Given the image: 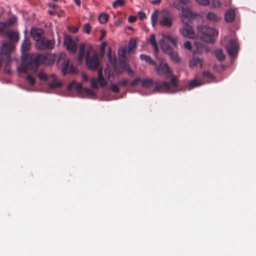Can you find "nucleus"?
Instances as JSON below:
<instances>
[{
	"label": "nucleus",
	"instance_id": "c9c22d12",
	"mask_svg": "<svg viewBox=\"0 0 256 256\" xmlns=\"http://www.w3.org/2000/svg\"><path fill=\"white\" fill-rule=\"evenodd\" d=\"M108 20V16L106 14H101L98 16V20L101 24L106 23Z\"/></svg>",
	"mask_w": 256,
	"mask_h": 256
},
{
	"label": "nucleus",
	"instance_id": "c756f323",
	"mask_svg": "<svg viewBox=\"0 0 256 256\" xmlns=\"http://www.w3.org/2000/svg\"><path fill=\"white\" fill-rule=\"evenodd\" d=\"M149 42L156 52L158 50V46L156 39V36L154 34H152L150 36Z\"/></svg>",
	"mask_w": 256,
	"mask_h": 256
},
{
	"label": "nucleus",
	"instance_id": "72a5a7b5",
	"mask_svg": "<svg viewBox=\"0 0 256 256\" xmlns=\"http://www.w3.org/2000/svg\"><path fill=\"white\" fill-rule=\"evenodd\" d=\"M124 0H116L112 3V7L114 8L118 6H122L124 4Z\"/></svg>",
	"mask_w": 256,
	"mask_h": 256
},
{
	"label": "nucleus",
	"instance_id": "4be33fe9",
	"mask_svg": "<svg viewBox=\"0 0 256 256\" xmlns=\"http://www.w3.org/2000/svg\"><path fill=\"white\" fill-rule=\"evenodd\" d=\"M140 58L141 60H144L146 62L151 65L156 66V62L149 56H147L145 54H141L140 56Z\"/></svg>",
	"mask_w": 256,
	"mask_h": 256
},
{
	"label": "nucleus",
	"instance_id": "a211bd4d",
	"mask_svg": "<svg viewBox=\"0 0 256 256\" xmlns=\"http://www.w3.org/2000/svg\"><path fill=\"white\" fill-rule=\"evenodd\" d=\"M162 38H164V42L168 41L171 42L172 45L176 47L178 46L177 38L172 36L166 34H163Z\"/></svg>",
	"mask_w": 256,
	"mask_h": 256
},
{
	"label": "nucleus",
	"instance_id": "6e6552de",
	"mask_svg": "<svg viewBox=\"0 0 256 256\" xmlns=\"http://www.w3.org/2000/svg\"><path fill=\"white\" fill-rule=\"evenodd\" d=\"M69 65L70 60L66 54L64 53L60 54L57 60V66L62 69V72L64 76L68 73Z\"/></svg>",
	"mask_w": 256,
	"mask_h": 256
},
{
	"label": "nucleus",
	"instance_id": "7ed1b4c3",
	"mask_svg": "<svg viewBox=\"0 0 256 256\" xmlns=\"http://www.w3.org/2000/svg\"><path fill=\"white\" fill-rule=\"evenodd\" d=\"M178 89L176 78L172 76L169 82H156L154 90L162 93H175L179 90Z\"/></svg>",
	"mask_w": 256,
	"mask_h": 256
},
{
	"label": "nucleus",
	"instance_id": "4468645a",
	"mask_svg": "<svg viewBox=\"0 0 256 256\" xmlns=\"http://www.w3.org/2000/svg\"><path fill=\"white\" fill-rule=\"evenodd\" d=\"M74 89L78 92H82L83 88L82 84H78L76 80L72 81L67 86L68 91H72Z\"/></svg>",
	"mask_w": 256,
	"mask_h": 256
},
{
	"label": "nucleus",
	"instance_id": "b1692460",
	"mask_svg": "<svg viewBox=\"0 0 256 256\" xmlns=\"http://www.w3.org/2000/svg\"><path fill=\"white\" fill-rule=\"evenodd\" d=\"M168 55L170 56V59L174 62H178L180 60V58L178 55L177 52L172 50Z\"/></svg>",
	"mask_w": 256,
	"mask_h": 256
},
{
	"label": "nucleus",
	"instance_id": "f704fd0d",
	"mask_svg": "<svg viewBox=\"0 0 256 256\" xmlns=\"http://www.w3.org/2000/svg\"><path fill=\"white\" fill-rule=\"evenodd\" d=\"M38 78L42 81H46L48 80V76L47 74L42 71H40L38 74Z\"/></svg>",
	"mask_w": 256,
	"mask_h": 256
},
{
	"label": "nucleus",
	"instance_id": "338daca9",
	"mask_svg": "<svg viewBox=\"0 0 256 256\" xmlns=\"http://www.w3.org/2000/svg\"><path fill=\"white\" fill-rule=\"evenodd\" d=\"M109 56H110H110H111L110 54H109Z\"/></svg>",
	"mask_w": 256,
	"mask_h": 256
},
{
	"label": "nucleus",
	"instance_id": "a878e982",
	"mask_svg": "<svg viewBox=\"0 0 256 256\" xmlns=\"http://www.w3.org/2000/svg\"><path fill=\"white\" fill-rule=\"evenodd\" d=\"M161 48L163 52L167 54H168L173 50V48L170 46L166 42H164L162 44Z\"/></svg>",
	"mask_w": 256,
	"mask_h": 256
},
{
	"label": "nucleus",
	"instance_id": "a18cd8bd",
	"mask_svg": "<svg viewBox=\"0 0 256 256\" xmlns=\"http://www.w3.org/2000/svg\"><path fill=\"white\" fill-rule=\"evenodd\" d=\"M138 16L139 19L141 20H144L146 18V14L142 11H140L138 12Z\"/></svg>",
	"mask_w": 256,
	"mask_h": 256
},
{
	"label": "nucleus",
	"instance_id": "bf43d9fd",
	"mask_svg": "<svg viewBox=\"0 0 256 256\" xmlns=\"http://www.w3.org/2000/svg\"><path fill=\"white\" fill-rule=\"evenodd\" d=\"M48 6L50 8H54L56 7V4L52 3H49Z\"/></svg>",
	"mask_w": 256,
	"mask_h": 256
},
{
	"label": "nucleus",
	"instance_id": "680f3d73",
	"mask_svg": "<svg viewBox=\"0 0 256 256\" xmlns=\"http://www.w3.org/2000/svg\"><path fill=\"white\" fill-rule=\"evenodd\" d=\"M128 29L130 30H133V28L132 27H131V26H128Z\"/></svg>",
	"mask_w": 256,
	"mask_h": 256
},
{
	"label": "nucleus",
	"instance_id": "9b49d317",
	"mask_svg": "<svg viewBox=\"0 0 256 256\" xmlns=\"http://www.w3.org/2000/svg\"><path fill=\"white\" fill-rule=\"evenodd\" d=\"M226 50L230 56H236L238 50V46L237 42L231 39L227 44Z\"/></svg>",
	"mask_w": 256,
	"mask_h": 256
},
{
	"label": "nucleus",
	"instance_id": "2f4dec72",
	"mask_svg": "<svg viewBox=\"0 0 256 256\" xmlns=\"http://www.w3.org/2000/svg\"><path fill=\"white\" fill-rule=\"evenodd\" d=\"M215 56L216 58L220 62L223 61L225 59V56L223 53L222 50L218 49L216 50Z\"/></svg>",
	"mask_w": 256,
	"mask_h": 256
},
{
	"label": "nucleus",
	"instance_id": "1a4fd4ad",
	"mask_svg": "<svg viewBox=\"0 0 256 256\" xmlns=\"http://www.w3.org/2000/svg\"><path fill=\"white\" fill-rule=\"evenodd\" d=\"M55 40L44 37L36 42V48L40 50H52L54 48Z\"/></svg>",
	"mask_w": 256,
	"mask_h": 256
},
{
	"label": "nucleus",
	"instance_id": "79ce46f5",
	"mask_svg": "<svg viewBox=\"0 0 256 256\" xmlns=\"http://www.w3.org/2000/svg\"><path fill=\"white\" fill-rule=\"evenodd\" d=\"M203 76L204 78H210V80H213L214 78V75L208 71H205L203 72Z\"/></svg>",
	"mask_w": 256,
	"mask_h": 256
},
{
	"label": "nucleus",
	"instance_id": "37998d69",
	"mask_svg": "<svg viewBox=\"0 0 256 256\" xmlns=\"http://www.w3.org/2000/svg\"><path fill=\"white\" fill-rule=\"evenodd\" d=\"M141 82L142 80L140 78H136L130 83V85L132 86H138Z\"/></svg>",
	"mask_w": 256,
	"mask_h": 256
},
{
	"label": "nucleus",
	"instance_id": "69168bd1",
	"mask_svg": "<svg viewBox=\"0 0 256 256\" xmlns=\"http://www.w3.org/2000/svg\"><path fill=\"white\" fill-rule=\"evenodd\" d=\"M218 4V5L220 6V2L218 1L217 2Z\"/></svg>",
	"mask_w": 256,
	"mask_h": 256
},
{
	"label": "nucleus",
	"instance_id": "5fc2aeb1",
	"mask_svg": "<svg viewBox=\"0 0 256 256\" xmlns=\"http://www.w3.org/2000/svg\"><path fill=\"white\" fill-rule=\"evenodd\" d=\"M126 70L127 71L128 74L133 76L134 75V72L130 69V68H126Z\"/></svg>",
	"mask_w": 256,
	"mask_h": 256
},
{
	"label": "nucleus",
	"instance_id": "c85d7f7f",
	"mask_svg": "<svg viewBox=\"0 0 256 256\" xmlns=\"http://www.w3.org/2000/svg\"><path fill=\"white\" fill-rule=\"evenodd\" d=\"M136 48V42L134 38H131L130 40L128 45V52H130Z\"/></svg>",
	"mask_w": 256,
	"mask_h": 256
},
{
	"label": "nucleus",
	"instance_id": "aec40b11",
	"mask_svg": "<svg viewBox=\"0 0 256 256\" xmlns=\"http://www.w3.org/2000/svg\"><path fill=\"white\" fill-rule=\"evenodd\" d=\"M97 81L99 82L101 87H104L107 84V82L102 76V70L101 69L98 70Z\"/></svg>",
	"mask_w": 256,
	"mask_h": 256
},
{
	"label": "nucleus",
	"instance_id": "58836bf2",
	"mask_svg": "<svg viewBox=\"0 0 256 256\" xmlns=\"http://www.w3.org/2000/svg\"><path fill=\"white\" fill-rule=\"evenodd\" d=\"M26 80L30 85H34L36 82L35 78L31 75L28 74L26 77Z\"/></svg>",
	"mask_w": 256,
	"mask_h": 256
},
{
	"label": "nucleus",
	"instance_id": "423d86ee",
	"mask_svg": "<svg viewBox=\"0 0 256 256\" xmlns=\"http://www.w3.org/2000/svg\"><path fill=\"white\" fill-rule=\"evenodd\" d=\"M174 15L168 10H162L160 12V24L168 28L172 27L173 23Z\"/></svg>",
	"mask_w": 256,
	"mask_h": 256
},
{
	"label": "nucleus",
	"instance_id": "e433bc0d",
	"mask_svg": "<svg viewBox=\"0 0 256 256\" xmlns=\"http://www.w3.org/2000/svg\"><path fill=\"white\" fill-rule=\"evenodd\" d=\"M110 89L113 92L118 93L120 92L118 84H112L110 86Z\"/></svg>",
	"mask_w": 256,
	"mask_h": 256
},
{
	"label": "nucleus",
	"instance_id": "49530a36",
	"mask_svg": "<svg viewBox=\"0 0 256 256\" xmlns=\"http://www.w3.org/2000/svg\"><path fill=\"white\" fill-rule=\"evenodd\" d=\"M196 2L202 6H207L210 4L209 0H196Z\"/></svg>",
	"mask_w": 256,
	"mask_h": 256
},
{
	"label": "nucleus",
	"instance_id": "dca6fc26",
	"mask_svg": "<svg viewBox=\"0 0 256 256\" xmlns=\"http://www.w3.org/2000/svg\"><path fill=\"white\" fill-rule=\"evenodd\" d=\"M203 59L199 56H194L190 62V66L191 68L200 66V68L202 67Z\"/></svg>",
	"mask_w": 256,
	"mask_h": 256
},
{
	"label": "nucleus",
	"instance_id": "0e129e2a",
	"mask_svg": "<svg viewBox=\"0 0 256 256\" xmlns=\"http://www.w3.org/2000/svg\"><path fill=\"white\" fill-rule=\"evenodd\" d=\"M199 47L204 48V46L203 45H200V46H198V48H199Z\"/></svg>",
	"mask_w": 256,
	"mask_h": 256
},
{
	"label": "nucleus",
	"instance_id": "7c9ffc66",
	"mask_svg": "<svg viewBox=\"0 0 256 256\" xmlns=\"http://www.w3.org/2000/svg\"><path fill=\"white\" fill-rule=\"evenodd\" d=\"M184 4V2L182 3V2H180V0H179V2H173V6H174L178 10H182V14H181V15H182V10H184V9H190L188 8H184L182 6V4ZM181 16H180V17Z\"/></svg>",
	"mask_w": 256,
	"mask_h": 256
},
{
	"label": "nucleus",
	"instance_id": "cd10ccee",
	"mask_svg": "<svg viewBox=\"0 0 256 256\" xmlns=\"http://www.w3.org/2000/svg\"><path fill=\"white\" fill-rule=\"evenodd\" d=\"M200 85L201 83L200 82H198L196 80H193L189 82L188 87L186 88L185 90H190Z\"/></svg>",
	"mask_w": 256,
	"mask_h": 256
},
{
	"label": "nucleus",
	"instance_id": "bb28decb",
	"mask_svg": "<svg viewBox=\"0 0 256 256\" xmlns=\"http://www.w3.org/2000/svg\"><path fill=\"white\" fill-rule=\"evenodd\" d=\"M206 18L210 21L212 22H218L220 20V18L214 13L209 12L206 14Z\"/></svg>",
	"mask_w": 256,
	"mask_h": 256
},
{
	"label": "nucleus",
	"instance_id": "ea45409f",
	"mask_svg": "<svg viewBox=\"0 0 256 256\" xmlns=\"http://www.w3.org/2000/svg\"><path fill=\"white\" fill-rule=\"evenodd\" d=\"M91 26L89 23L86 24L83 28V30L84 32L88 34L90 33L91 31Z\"/></svg>",
	"mask_w": 256,
	"mask_h": 256
},
{
	"label": "nucleus",
	"instance_id": "9d476101",
	"mask_svg": "<svg viewBox=\"0 0 256 256\" xmlns=\"http://www.w3.org/2000/svg\"><path fill=\"white\" fill-rule=\"evenodd\" d=\"M64 45L67 50L72 54H75L77 50V42L72 40L69 34H66L64 37Z\"/></svg>",
	"mask_w": 256,
	"mask_h": 256
},
{
	"label": "nucleus",
	"instance_id": "0eeeda50",
	"mask_svg": "<svg viewBox=\"0 0 256 256\" xmlns=\"http://www.w3.org/2000/svg\"><path fill=\"white\" fill-rule=\"evenodd\" d=\"M155 66L156 74L158 76H164L166 79L172 77V72L167 63L161 61Z\"/></svg>",
	"mask_w": 256,
	"mask_h": 256
},
{
	"label": "nucleus",
	"instance_id": "c03bdc74",
	"mask_svg": "<svg viewBox=\"0 0 256 256\" xmlns=\"http://www.w3.org/2000/svg\"><path fill=\"white\" fill-rule=\"evenodd\" d=\"M83 92H85L86 94L90 95V96H92L94 95V92L89 88H84Z\"/></svg>",
	"mask_w": 256,
	"mask_h": 256
},
{
	"label": "nucleus",
	"instance_id": "20e7f679",
	"mask_svg": "<svg viewBox=\"0 0 256 256\" xmlns=\"http://www.w3.org/2000/svg\"><path fill=\"white\" fill-rule=\"evenodd\" d=\"M198 35L200 38L206 42L213 43L214 42V36L218 34L214 28L206 25L198 26H197Z\"/></svg>",
	"mask_w": 256,
	"mask_h": 256
},
{
	"label": "nucleus",
	"instance_id": "09e8293b",
	"mask_svg": "<svg viewBox=\"0 0 256 256\" xmlns=\"http://www.w3.org/2000/svg\"><path fill=\"white\" fill-rule=\"evenodd\" d=\"M6 28V24L4 22H0V34L2 33Z\"/></svg>",
	"mask_w": 256,
	"mask_h": 256
},
{
	"label": "nucleus",
	"instance_id": "a19ab883",
	"mask_svg": "<svg viewBox=\"0 0 256 256\" xmlns=\"http://www.w3.org/2000/svg\"><path fill=\"white\" fill-rule=\"evenodd\" d=\"M128 84V79L123 78L118 82V84L120 86H126Z\"/></svg>",
	"mask_w": 256,
	"mask_h": 256
},
{
	"label": "nucleus",
	"instance_id": "f03ea898",
	"mask_svg": "<svg viewBox=\"0 0 256 256\" xmlns=\"http://www.w3.org/2000/svg\"><path fill=\"white\" fill-rule=\"evenodd\" d=\"M199 16L193 12L190 9H184L182 10L181 19L186 28L180 30V34L184 36L192 38L194 36L192 28V20H197Z\"/></svg>",
	"mask_w": 256,
	"mask_h": 256
},
{
	"label": "nucleus",
	"instance_id": "6e6d98bb",
	"mask_svg": "<svg viewBox=\"0 0 256 256\" xmlns=\"http://www.w3.org/2000/svg\"><path fill=\"white\" fill-rule=\"evenodd\" d=\"M76 67L74 66H72L70 69V73H74L76 72Z\"/></svg>",
	"mask_w": 256,
	"mask_h": 256
},
{
	"label": "nucleus",
	"instance_id": "864d4df0",
	"mask_svg": "<svg viewBox=\"0 0 256 256\" xmlns=\"http://www.w3.org/2000/svg\"><path fill=\"white\" fill-rule=\"evenodd\" d=\"M106 46V42H102V44L100 46V50L101 52H104Z\"/></svg>",
	"mask_w": 256,
	"mask_h": 256
},
{
	"label": "nucleus",
	"instance_id": "de8ad7c7",
	"mask_svg": "<svg viewBox=\"0 0 256 256\" xmlns=\"http://www.w3.org/2000/svg\"><path fill=\"white\" fill-rule=\"evenodd\" d=\"M184 48L187 50H192V44H191V42L189 41H187V42H184Z\"/></svg>",
	"mask_w": 256,
	"mask_h": 256
},
{
	"label": "nucleus",
	"instance_id": "2eb2a0df",
	"mask_svg": "<svg viewBox=\"0 0 256 256\" xmlns=\"http://www.w3.org/2000/svg\"><path fill=\"white\" fill-rule=\"evenodd\" d=\"M30 42L28 37L24 36V40L21 46V51L22 54H26L30 48Z\"/></svg>",
	"mask_w": 256,
	"mask_h": 256
},
{
	"label": "nucleus",
	"instance_id": "393cba45",
	"mask_svg": "<svg viewBox=\"0 0 256 256\" xmlns=\"http://www.w3.org/2000/svg\"><path fill=\"white\" fill-rule=\"evenodd\" d=\"M142 88H149L152 87L153 86L154 82V80L150 78H146L143 81L142 80Z\"/></svg>",
	"mask_w": 256,
	"mask_h": 256
},
{
	"label": "nucleus",
	"instance_id": "e2e57ef3",
	"mask_svg": "<svg viewBox=\"0 0 256 256\" xmlns=\"http://www.w3.org/2000/svg\"><path fill=\"white\" fill-rule=\"evenodd\" d=\"M78 30V28H76L74 29V32H76Z\"/></svg>",
	"mask_w": 256,
	"mask_h": 256
},
{
	"label": "nucleus",
	"instance_id": "412c9836",
	"mask_svg": "<svg viewBox=\"0 0 256 256\" xmlns=\"http://www.w3.org/2000/svg\"><path fill=\"white\" fill-rule=\"evenodd\" d=\"M8 38L12 42H17L19 40V34L16 32L9 30L7 32Z\"/></svg>",
	"mask_w": 256,
	"mask_h": 256
},
{
	"label": "nucleus",
	"instance_id": "f8f14e48",
	"mask_svg": "<svg viewBox=\"0 0 256 256\" xmlns=\"http://www.w3.org/2000/svg\"><path fill=\"white\" fill-rule=\"evenodd\" d=\"M44 33V30L40 28H32L30 32V34L36 42L44 37L42 36Z\"/></svg>",
	"mask_w": 256,
	"mask_h": 256
},
{
	"label": "nucleus",
	"instance_id": "f3484780",
	"mask_svg": "<svg viewBox=\"0 0 256 256\" xmlns=\"http://www.w3.org/2000/svg\"><path fill=\"white\" fill-rule=\"evenodd\" d=\"M85 48L86 44L84 42H82L79 44L78 54V60L79 62H82L84 58Z\"/></svg>",
	"mask_w": 256,
	"mask_h": 256
},
{
	"label": "nucleus",
	"instance_id": "603ef678",
	"mask_svg": "<svg viewBox=\"0 0 256 256\" xmlns=\"http://www.w3.org/2000/svg\"><path fill=\"white\" fill-rule=\"evenodd\" d=\"M100 32H101L102 34L99 39L100 40H102L106 36V32L104 30H100Z\"/></svg>",
	"mask_w": 256,
	"mask_h": 256
},
{
	"label": "nucleus",
	"instance_id": "5701e85b",
	"mask_svg": "<svg viewBox=\"0 0 256 256\" xmlns=\"http://www.w3.org/2000/svg\"><path fill=\"white\" fill-rule=\"evenodd\" d=\"M51 77L54 80L52 82H49L48 85V87L51 89H54L60 88L62 86V83L60 82H56V76L54 74H52Z\"/></svg>",
	"mask_w": 256,
	"mask_h": 256
},
{
	"label": "nucleus",
	"instance_id": "ddd939ff",
	"mask_svg": "<svg viewBox=\"0 0 256 256\" xmlns=\"http://www.w3.org/2000/svg\"><path fill=\"white\" fill-rule=\"evenodd\" d=\"M13 48V45L11 42L4 43L1 46L0 54L6 56L9 55Z\"/></svg>",
	"mask_w": 256,
	"mask_h": 256
},
{
	"label": "nucleus",
	"instance_id": "052dcab7",
	"mask_svg": "<svg viewBox=\"0 0 256 256\" xmlns=\"http://www.w3.org/2000/svg\"><path fill=\"white\" fill-rule=\"evenodd\" d=\"M48 12L50 14H55V12L54 11H52V10H48Z\"/></svg>",
	"mask_w": 256,
	"mask_h": 256
},
{
	"label": "nucleus",
	"instance_id": "39448f33",
	"mask_svg": "<svg viewBox=\"0 0 256 256\" xmlns=\"http://www.w3.org/2000/svg\"><path fill=\"white\" fill-rule=\"evenodd\" d=\"M86 66L90 70L95 71L100 64L98 55L93 51L92 48H89L86 50Z\"/></svg>",
	"mask_w": 256,
	"mask_h": 256
},
{
	"label": "nucleus",
	"instance_id": "4d7b16f0",
	"mask_svg": "<svg viewBox=\"0 0 256 256\" xmlns=\"http://www.w3.org/2000/svg\"><path fill=\"white\" fill-rule=\"evenodd\" d=\"M82 79L84 81L87 82L88 80V77L86 74H84V73L82 74Z\"/></svg>",
	"mask_w": 256,
	"mask_h": 256
},
{
	"label": "nucleus",
	"instance_id": "473e14b6",
	"mask_svg": "<svg viewBox=\"0 0 256 256\" xmlns=\"http://www.w3.org/2000/svg\"><path fill=\"white\" fill-rule=\"evenodd\" d=\"M158 10H156L152 14L151 16V20L152 25L153 26H154L156 24L158 18Z\"/></svg>",
	"mask_w": 256,
	"mask_h": 256
},
{
	"label": "nucleus",
	"instance_id": "6ab92c4d",
	"mask_svg": "<svg viewBox=\"0 0 256 256\" xmlns=\"http://www.w3.org/2000/svg\"><path fill=\"white\" fill-rule=\"evenodd\" d=\"M236 13L234 10H229L225 14L224 18L226 22H231L235 18Z\"/></svg>",
	"mask_w": 256,
	"mask_h": 256
},
{
	"label": "nucleus",
	"instance_id": "3c124183",
	"mask_svg": "<svg viewBox=\"0 0 256 256\" xmlns=\"http://www.w3.org/2000/svg\"><path fill=\"white\" fill-rule=\"evenodd\" d=\"M150 2L153 4L158 5L162 0H149Z\"/></svg>",
	"mask_w": 256,
	"mask_h": 256
},
{
	"label": "nucleus",
	"instance_id": "8fccbe9b",
	"mask_svg": "<svg viewBox=\"0 0 256 256\" xmlns=\"http://www.w3.org/2000/svg\"><path fill=\"white\" fill-rule=\"evenodd\" d=\"M136 16H130L128 18V21L130 22H134L136 21Z\"/></svg>",
	"mask_w": 256,
	"mask_h": 256
},
{
	"label": "nucleus",
	"instance_id": "f257e3e1",
	"mask_svg": "<svg viewBox=\"0 0 256 256\" xmlns=\"http://www.w3.org/2000/svg\"><path fill=\"white\" fill-rule=\"evenodd\" d=\"M46 56L38 54H28L23 58L22 64L18 68V72H26L28 69L37 70L39 66L44 62Z\"/></svg>",
	"mask_w": 256,
	"mask_h": 256
},
{
	"label": "nucleus",
	"instance_id": "4c0bfd02",
	"mask_svg": "<svg viewBox=\"0 0 256 256\" xmlns=\"http://www.w3.org/2000/svg\"><path fill=\"white\" fill-rule=\"evenodd\" d=\"M98 82L95 78H92L90 80L91 87L94 89H96V90L98 89V85L97 84Z\"/></svg>",
	"mask_w": 256,
	"mask_h": 256
},
{
	"label": "nucleus",
	"instance_id": "13d9d810",
	"mask_svg": "<svg viewBox=\"0 0 256 256\" xmlns=\"http://www.w3.org/2000/svg\"><path fill=\"white\" fill-rule=\"evenodd\" d=\"M75 3L78 6H80L81 4V0H74Z\"/></svg>",
	"mask_w": 256,
	"mask_h": 256
}]
</instances>
